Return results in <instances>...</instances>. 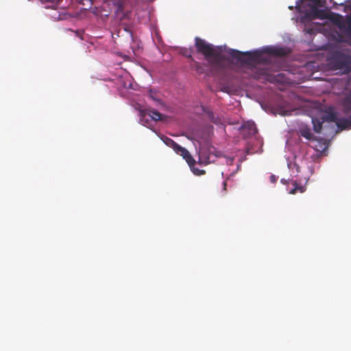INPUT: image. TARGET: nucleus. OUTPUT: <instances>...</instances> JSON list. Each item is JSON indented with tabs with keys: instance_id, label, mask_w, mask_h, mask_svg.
Segmentation results:
<instances>
[{
	"instance_id": "obj_19",
	"label": "nucleus",
	"mask_w": 351,
	"mask_h": 351,
	"mask_svg": "<svg viewBox=\"0 0 351 351\" xmlns=\"http://www.w3.org/2000/svg\"><path fill=\"white\" fill-rule=\"evenodd\" d=\"M289 8L290 10H292V9H293V7H292V6H289Z\"/></svg>"
},
{
	"instance_id": "obj_4",
	"label": "nucleus",
	"mask_w": 351,
	"mask_h": 351,
	"mask_svg": "<svg viewBox=\"0 0 351 351\" xmlns=\"http://www.w3.org/2000/svg\"><path fill=\"white\" fill-rule=\"evenodd\" d=\"M243 135L247 138L254 135L257 132V129L254 122L249 121L245 122L241 128Z\"/></svg>"
},
{
	"instance_id": "obj_3",
	"label": "nucleus",
	"mask_w": 351,
	"mask_h": 351,
	"mask_svg": "<svg viewBox=\"0 0 351 351\" xmlns=\"http://www.w3.org/2000/svg\"><path fill=\"white\" fill-rule=\"evenodd\" d=\"M343 112L346 118H338L335 112H329L322 117L324 123H335L341 130L351 128V92L342 100Z\"/></svg>"
},
{
	"instance_id": "obj_9",
	"label": "nucleus",
	"mask_w": 351,
	"mask_h": 351,
	"mask_svg": "<svg viewBox=\"0 0 351 351\" xmlns=\"http://www.w3.org/2000/svg\"><path fill=\"white\" fill-rule=\"evenodd\" d=\"M300 134L302 136L304 137L308 140H312L314 138L311 129L306 127L300 128Z\"/></svg>"
},
{
	"instance_id": "obj_5",
	"label": "nucleus",
	"mask_w": 351,
	"mask_h": 351,
	"mask_svg": "<svg viewBox=\"0 0 351 351\" xmlns=\"http://www.w3.org/2000/svg\"><path fill=\"white\" fill-rule=\"evenodd\" d=\"M174 151L176 152V154L182 156L186 160V162L190 164L192 160L193 161V157L191 156V155L190 154L189 151L186 149H185L184 147H182L178 145V146L176 147V150H174Z\"/></svg>"
},
{
	"instance_id": "obj_11",
	"label": "nucleus",
	"mask_w": 351,
	"mask_h": 351,
	"mask_svg": "<svg viewBox=\"0 0 351 351\" xmlns=\"http://www.w3.org/2000/svg\"><path fill=\"white\" fill-rule=\"evenodd\" d=\"M313 124V129L314 131L317 133H320L321 130L322 129V125L324 123V122H322V121H319L318 119H313L312 120Z\"/></svg>"
},
{
	"instance_id": "obj_14",
	"label": "nucleus",
	"mask_w": 351,
	"mask_h": 351,
	"mask_svg": "<svg viewBox=\"0 0 351 351\" xmlns=\"http://www.w3.org/2000/svg\"><path fill=\"white\" fill-rule=\"evenodd\" d=\"M260 73H258L255 77L260 78L261 75H267V70L265 68L260 69Z\"/></svg>"
},
{
	"instance_id": "obj_18",
	"label": "nucleus",
	"mask_w": 351,
	"mask_h": 351,
	"mask_svg": "<svg viewBox=\"0 0 351 351\" xmlns=\"http://www.w3.org/2000/svg\"><path fill=\"white\" fill-rule=\"evenodd\" d=\"M223 186H224V189H226V182H223Z\"/></svg>"
},
{
	"instance_id": "obj_6",
	"label": "nucleus",
	"mask_w": 351,
	"mask_h": 351,
	"mask_svg": "<svg viewBox=\"0 0 351 351\" xmlns=\"http://www.w3.org/2000/svg\"><path fill=\"white\" fill-rule=\"evenodd\" d=\"M204 112L206 114L208 119L215 125L223 124L222 119L217 114H215L213 112L210 110H204Z\"/></svg>"
},
{
	"instance_id": "obj_13",
	"label": "nucleus",
	"mask_w": 351,
	"mask_h": 351,
	"mask_svg": "<svg viewBox=\"0 0 351 351\" xmlns=\"http://www.w3.org/2000/svg\"><path fill=\"white\" fill-rule=\"evenodd\" d=\"M148 114L154 121L160 120L162 118V114L156 110H150Z\"/></svg>"
},
{
	"instance_id": "obj_2",
	"label": "nucleus",
	"mask_w": 351,
	"mask_h": 351,
	"mask_svg": "<svg viewBox=\"0 0 351 351\" xmlns=\"http://www.w3.org/2000/svg\"><path fill=\"white\" fill-rule=\"evenodd\" d=\"M195 45L197 51L204 55L210 66L215 68H221L223 66L226 57L222 53L221 47H214L213 45L199 37H195Z\"/></svg>"
},
{
	"instance_id": "obj_16",
	"label": "nucleus",
	"mask_w": 351,
	"mask_h": 351,
	"mask_svg": "<svg viewBox=\"0 0 351 351\" xmlns=\"http://www.w3.org/2000/svg\"><path fill=\"white\" fill-rule=\"evenodd\" d=\"M269 180H270L271 182L275 183L276 182L277 178H276V176L274 175H271L269 177Z\"/></svg>"
},
{
	"instance_id": "obj_8",
	"label": "nucleus",
	"mask_w": 351,
	"mask_h": 351,
	"mask_svg": "<svg viewBox=\"0 0 351 351\" xmlns=\"http://www.w3.org/2000/svg\"><path fill=\"white\" fill-rule=\"evenodd\" d=\"M346 8L350 10V13L346 16L344 25L345 28L343 32H346V34L351 38V4Z\"/></svg>"
},
{
	"instance_id": "obj_12",
	"label": "nucleus",
	"mask_w": 351,
	"mask_h": 351,
	"mask_svg": "<svg viewBox=\"0 0 351 351\" xmlns=\"http://www.w3.org/2000/svg\"><path fill=\"white\" fill-rule=\"evenodd\" d=\"M163 142L168 145L169 147H171L173 149V150H176V147L178 146V144H177L175 141H173L171 138L168 137H165L163 139Z\"/></svg>"
},
{
	"instance_id": "obj_1",
	"label": "nucleus",
	"mask_w": 351,
	"mask_h": 351,
	"mask_svg": "<svg viewBox=\"0 0 351 351\" xmlns=\"http://www.w3.org/2000/svg\"><path fill=\"white\" fill-rule=\"evenodd\" d=\"M229 56L240 63L254 64L265 62L266 59L263 58V53H268L278 57L286 56L289 53V50L284 47H266L263 49L256 50L252 52H241L237 49H229L227 51Z\"/></svg>"
},
{
	"instance_id": "obj_7",
	"label": "nucleus",
	"mask_w": 351,
	"mask_h": 351,
	"mask_svg": "<svg viewBox=\"0 0 351 351\" xmlns=\"http://www.w3.org/2000/svg\"><path fill=\"white\" fill-rule=\"evenodd\" d=\"M345 19L342 15L339 14H335L334 16L331 18L332 21L342 31H343L345 28Z\"/></svg>"
},
{
	"instance_id": "obj_10",
	"label": "nucleus",
	"mask_w": 351,
	"mask_h": 351,
	"mask_svg": "<svg viewBox=\"0 0 351 351\" xmlns=\"http://www.w3.org/2000/svg\"><path fill=\"white\" fill-rule=\"evenodd\" d=\"M293 185L294 188L290 191L289 193L291 194H295L298 192L304 193L306 191V187L298 184L296 181H293Z\"/></svg>"
},
{
	"instance_id": "obj_17",
	"label": "nucleus",
	"mask_w": 351,
	"mask_h": 351,
	"mask_svg": "<svg viewBox=\"0 0 351 351\" xmlns=\"http://www.w3.org/2000/svg\"><path fill=\"white\" fill-rule=\"evenodd\" d=\"M149 97L153 99V100H156V101H158V99H157L153 95H152V93H149Z\"/></svg>"
},
{
	"instance_id": "obj_15",
	"label": "nucleus",
	"mask_w": 351,
	"mask_h": 351,
	"mask_svg": "<svg viewBox=\"0 0 351 351\" xmlns=\"http://www.w3.org/2000/svg\"><path fill=\"white\" fill-rule=\"evenodd\" d=\"M194 66H195V68L196 71H200V70L202 69L201 65L197 62H195V65Z\"/></svg>"
}]
</instances>
